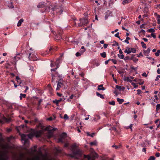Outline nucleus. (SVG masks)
<instances>
[{
    "label": "nucleus",
    "mask_w": 160,
    "mask_h": 160,
    "mask_svg": "<svg viewBox=\"0 0 160 160\" xmlns=\"http://www.w3.org/2000/svg\"><path fill=\"white\" fill-rule=\"evenodd\" d=\"M150 49L148 48L147 50H144L143 52L145 55H148L150 52Z\"/></svg>",
    "instance_id": "obj_16"
},
{
    "label": "nucleus",
    "mask_w": 160,
    "mask_h": 160,
    "mask_svg": "<svg viewBox=\"0 0 160 160\" xmlns=\"http://www.w3.org/2000/svg\"><path fill=\"white\" fill-rule=\"evenodd\" d=\"M26 95L25 94L21 93L20 94V100H22V97L25 98L26 97Z\"/></svg>",
    "instance_id": "obj_27"
},
{
    "label": "nucleus",
    "mask_w": 160,
    "mask_h": 160,
    "mask_svg": "<svg viewBox=\"0 0 160 160\" xmlns=\"http://www.w3.org/2000/svg\"><path fill=\"white\" fill-rule=\"evenodd\" d=\"M147 32H155V30L151 28L148 29L147 31Z\"/></svg>",
    "instance_id": "obj_33"
},
{
    "label": "nucleus",
    "mask_w": 160,
    "mask_h": 160,
    "mask_svg": "<svg viewBox=\"0 0 160 160\" xmlns=\"http://www.w3.org/2000/svg\"><path fill=\"white\" fill-rule=\"evenodd\" d=\"M63 139H64V138H63V137H60V138H59L58 139V142H61L62 143H63L64 142L63 141Z\"/></svg>",
    "instance_id": "obj_25"
},
{
    "label": "nucleus",
    "mask_w": 160,
    "mask_h": 160,
    "mask_svg": "<svg viewBox=\"0 0 160 160\" xmlns=\"http://www.w3.org/2000/svg\"><path fill=\"white\" fill-rule=\"evenodd\" d=\"M137 91L138 92L137 94L138 95L139 94L142 92L141 90L140 89L137 90Z\"/></svg>",
    "instance_id": "obj_48"
},
{
    "label": "nucleus",
    "mask_w": 160,
    "mask_h": 160,
    "mask_svg": "<svg viewBox=\"0 0 160 160\" xmlns=\"http://www.w3.org/2000/svg\"><path fill=\"white\" fill-rule=\"evenodd\" d=\"M117 100L118 102L119 103L121 104L122 103L124 102V100L123 99H120L119 98H117Z\"/></svg>",
    "instance_id": "obj_21"
},
{
    "label": "nucleus",
    "mask_w": 160,
    "mask_h": 160,
    "mask_svg": "<svg viewBox=\"0 0 160 160\" xmlns=\"http://www.w3.org/2000/svg\"><path fill=\"white\" fill-rule=\"evenodd\" d=\"M155 157L153 156H151L150 157L148 160H155Z\"/></svg>",
    "instance_id": "obj_38"
},
{
    "label": "nucleus",
    "mask_w": 160,
    "mask_h": 160,
    "mask_svg": "<svg viewBox=\"0 0 160 160\" xmlns=\"http://www.w3.org/2000/svg\"><path fill=\"white\" fill-rule=\"evenodd\" d=\"M116 88L118 89H119L120 90H122V91H124L125 89V88L124 87H121L120 86H118V85H116Z\"/></svg>",
    "instance_id": "obj_12"
},
{
    "label": "nucleus",
    "mask_w": 160,
    "mask_h": 160,
    "mask_svg": "<svg viewBox=\"0 0 160 160\" xmlns=\"http://www.w3.org/2000/svg\"><path fill=\"white\" fill-rule=\"evenodd\" d=\"M53 119L51 117L48 118L47 119V120L48 121H52Z\"/></svg>",
    "instance_id": "obj_53"
},
{
    "label": "nucleus",
    "mask_w": 160,
    "mask_h": 160,
    "mask_svg": "<svg viewBox=\"0 0 160 160\" xmlns=\"http://www.w3.org/2000/svg\"><path fill=\"white\" fill-rule=\"evenodd\" d=\"M98 90H105V88L103 87L102 84H101L98 86Z\"/></svg>",
    "instance_id": "obj_15"
},
{
    "label": "nucleus",
    "mask_w": 160,
    "mask_h": 160,
    "mask_svg": "<svg viewBox=\"0 0 160 160\" xmlns=\"http://www.w3.org/2000/svg\"><path fill=\"white\" fill-rule=\"evenodd\" d=\"M160 109V104H158L156 106V110L158 111Z\"/></svg>",
    "instance_id": "obj_31"
},
{
    "label": "nucleus",
    "mask_w": 160,
    "mask_h": 160,
    "mask_svg": "<svg viewBox=\"0 0 160 160\" xmlns=\"http://www.w3.org/2000/svg\"><path fill=\"white\" fill-rule=\"evenodd\" d=\"M23 21L24 20L22 18L20 19L18 23L17 26L18 27H19L21 26L22 23L23 22Z\"/></svg>",
    "instance_id": "obj_18"
},
{
    "label": "nucleus",
    "mask_w": 160,
    "mask_h": 160,
    "mask_svg": "<svg viewBox=\"0 0 160 160\" xmlns=\"http://www.w3.org/2000/svg\"><path fill=\"white\" fill-rule=\"evenodd\" d=\"M16 79L17 81H20V80H21L20 78H19V77L18 76H16Z\"/></svg>",
    "instance_id": "obj_50"
},
{
    "label": "nucleus",
    "mask_w": 160,
    "mask_h": 160,
    "mask_svg": "<svg viewBox=\"0 0 160 160\" xmlns=\"http://www.w3.org/2000/svg\"><path fill=\"white\" fill-rule=\"evenodd\" d=\"M17 82L19 84L18 86H20V85L22 82V81L21 80H20V81H17Z\"/></svg>",
    "instance_id": "obj_51"
},
{
    "label": "nucleus",
    "mask_w": 160,
    "mask_h": 160,
    "mask_svg": "<svg viewBox=\"0 0 160 160\" xmlns=\"http://www.w3.org/2000/svg\"><path fill=\"white\" fill-rule=\"evenodd\" d=\"M134 56V55L132 56L131 58L130 59L129 58V57L128 56H127L125 57V58H124V60H128V59H129V60L133 59V56Z\"/></svg>",
    "instance_id": "obj_24"
},
{
    "label": "nucleus",
    "mask_w": 160,
    "mask_h": 160,
    "mask_svg": "<svg viewBox=\"0 0 160 160\" xmlns=\"http://www.w3.org/2000/svg\"><path fill=\"white\" fill-rule=\"evenodd\" d=\"M100 55L103 58H105L106 56V52H103L102 53H101Z\"/></svg>",
    "instance_id": "obj_28"
},
{
    "label": "nucleus",
    "mask_w": 160,
    "mask_h": 160,
    "mask_svg": "<svg viewBox=\"0 0 160 160\" xmlns=\"http://www.w3.org/2000/svg\"><path fill=\"white\" fill-rule=\"evenodd\" d=\"M90 144L91 146H92L93 145H97V142L96 141L91 142Z\"/></svg>",
    "instance_id": "obj_37"
},
{
    "label": "nucleus",
    "mask_w": 160,
    "mask_h": 160,
    "mask_svg": "<svg viewBox=\"0 0 160 160\" xmlns=\"http://www.w3.org/2000/svg\"><path fill=\"white\" fill-rule=\"evenodd\" d=\"M25 87L26 88V89L24 91V92L25 93H26L27 92V90L28 89V86H26Z\"/></svg>",
    "instance_id": "obj_55"
},
{
    "label": "nucleus",
    "mask_w": 160,
    "mask_h": 160,
    "mask_svg": "<svg viewBox=\"0 0 160 160\" xmlns=\"http://www.w3.org/2000/svg\"><path fill=\"white\" fill-rule=\"evenodd\" d=\"M2 153V152H0V160H7L8 158V157Z\"/></svg>",
    "instance_id": "obj_9"
},
{
    "label": "nucleus",
    "mask_w": 160,
    "mask_h": 160,
    "mask_svg": "<svg viewBox=\"0 0 160 160\" xmlns=\"http://www.w3.org/2000/svg\"><path fill=\"white\" fill-rule=\"evenodd\" d=\"M2 148L4 149H8L10 148V146L8 143L3 144L1 145Z\"/></svg>",
    "instance_id": "obj_11"
},
{
    "label": "nucleus",
    "mask_w": 160,
    "mask_h": 160,
    "mask_svg": "<svg viewBox=\"0 0 160 160\" xmlns=\"http://www.w3.org/2000/svg\"><path fill=\"white\" fill-rule=\"evenodd\" d=\"M132 84L134 88H136L138 87V86L136 85V84L134 82H132Z\"/></svg>",
    "instance_id": "obj_42"
},
{
    "label": "nucleus",
    "mask_w": 160,
    "mask_h": 160,
    "mask_svg": "<svg viewBox=\"0 0 160 160\" xmlns=\"http://www.w3.org/2000/svg\"><path fill=\"white\" fill-rule=\"evenodd\" d=\"M109 104L112 105H115V102L114 101H112L111 102H109Z\"/></svg>",
    "instance_id": "obj_39"
},
{
    "label": "nucleus",
    "mask_w": 160,
    "mask_h": 160,
    "mask_svg": "<svg viewBox=\"0 0 160 160\" xmlns=\"http://www.w3.org/2000/svg\"><path fill=\"white\" fill-rule=\"evenodd\" d=\"M98 0H90V1H92V2H94V1H95V2L97 3V5H100V4L98 3Z\"/></svg>",
    "instance_id": "obj_43"
},
{
    "label": "nucleus",
    "mask_w": 160,
    "mask_h": 160,
    "mask_svg": "<svg viewBox=\"0 0 160 160\" xmlns=\"http://www.w3.org/2000/svg\"><path fill=\"white\" fill-rule=\"evenodd\" d=\"M79 75L82 77H83L84 76V74L83 72L80 73Z\"/></svg>",
    "instance_id": "obj_62"
},
{
    "label": "nucleus",
    "mask_w": 160,
    "mask_h": 160,
    "mask_svg": "<svg viewBox=\"0 0 160 160\" xmlns=\"http://www.w3.org/2000/svg\"><path fill=\"white\" fill-rule=\"evenodd\" d=\"M81 54L79 52H77L76 54V56L77 57L79 56H80Z\"/></svg>",
    "instance_id": "obj_52"
},
{
    "label": "nucleus",
    "mask_w": 160,
    "mask_h": 160,
    "mask_svg": "<svg viewBox=\"0 0 160 160\" xmlns=\"http://www.w3.org/2000/svg\"><path fill=\"white\" fill-rule=\"evenodd\" d=\"M55 154H57L61 152V150L59 148H55L54 150Z\"/></svg>",
    "instance_id": "obj_13"
},
{
    "label": "nucleus",
    "mask_w": 160,
    "mask_h": 160,
    "mask_svg": "<svg viewBox=\"0 0 160 160\" xmlns=\"http://www.w3.org/2000/svg\"><path fill=\"white\" fill-rule=\"evenodd\" d=\"M141 43L142 45V47L144 48H146V44L142 41L141 42Z\"/></svg>",
    "instance_id": "obj_29"
},
{
    "label": "nucleus",
    "mask_w": 160,
    "mask_h": 160,
    "mask_svg": "<svg viewBox=\"0 0 160 160\" xmlns=\"http://www.w3.org/2000/svg\"><path fill=\"white\" fill-rule=\"evenodd\" d=\"M38 155L34 156L30 159V160H48L47 154L45 153L43 154L40 150L37 152Z\"/></svg>",
    "instance_id": "obj_2"
},
{
    "label": "nucleus",
    "mask_w": 160,
    "mask_h": 160,
    "mask_svg": "<svg viewBox=\"0 0 160 160\" xmlns=\"http://www.w3.org/2000/svg\"><path fill=\"white\" fill-rule=\"evenodd\" d=\"M34 134L29 133L28 135H25L24 134H22L21 135V137L22 138V140H24V144L26 143L28 141V139L27 138V137H28L29 138L31 139L33 137Z\"/></svg>",
    "instance_id": "obj_4"
},
{
    "label": "nucleus",
    "mask_w": 160,
    "mask_h": 160,
    "mask_svg": "<svg viewBox=\"0 0 160 160\" xmlns=\"http://www.w3.org/2000/svg\"><path fill=\"white\" fill-rule=\"evenodd\" d=\"M96 94L97 96L100 97V98H101L102 99H104V97H103V95L100 94L99 92H97Z\"/></svg>",
    "instance_id": "obj_26"
},
{
    "label": "nucleus",
    "mask_w": 160,
    "mask_h": 160,
    "mask_svg": "<svg viewBox=\"0 0 160 160\" xmlns=\"http://www.w3.org/2000/svg\"><path fill=\"white\" fill-rule=\"evenodd\" d=\"M130 51H131V52H132L135 53L136 52V49L135 48H130Z\"/></svg>",
    "instance_id": "obj_35"
},
{
    "label": "nucleus",
    "mask_w": 160,
    "mask_h": 160,
    "mask_svg": "<svg viewBox=\"0 0 160 160\" xmlns=\"http://www.w3.org/2000/svg\"><path fill=\"white\" fill-rule=\"evenodd\" d=\"M157 73L159 74H160V68H158L157 70Z\"/></svg>",
    "instance_id": "obj_64"
},
{
    "label": "nucleus",
    "mask_w": 160,
    "mask_h": 160,
    "mask_svg": "<svg viewBox=\"0 0 160 160\" xmlns=\"http://www.w3.org/2000/svg\"><path fill=\"white\" fill-rule=\"evenodd\" d=\"M121 55H120V54H118V57L120 58H121V59H124V55H123V54H121Z\"/></svg>",
    "instance_id": "obj_30"
},
{
    "label": "nucleus",
    "mask_w": 160,
    "mask_h": 160,
    "mask_svg": "<svg viewBox=\"0 0 160 160\" xmlns=\"http://www.w3.org/2000/svg\"><path fill=\"white\" fill-rule=\"evenodd\" d=\"M68 143H66L64 144V146L65 147H68Z\"/></svg>",
    "instance_id": "obj_58"
},
{
    "label": "nucleus",
    "mask_w": 160,
    "mask_h": 160,
    "mask_svg": "<svg viewBox=\"0 0 160 160\" xmlns=\"http://www.w3.org/2000/svg\"><path fill=\"white\" fill-rule=\"evenodd\" d=\"M119 32H118L116 34H115L114 36L115 37H118L119 36Z\"/></svg>",
    "instance_id": "obj_61"
},
{
    "label": "nucleus",
    "mask_w": 160,
    "mask_h": 160,
    "mask_svg": "<svg viewBox=\"0 0 160 160\" xmlns=\"http://www.w3.org/2000/svg\"><path fill=\"white\" fill-rule=\"evenodd\" d=\"M63 118L65 119H67L68 118V115L67 114H65Z\"/></svg>",
    "instance_id": "obj_44"
},
{
    "label": "nucleus",
    "mask_w": 160,
    "mask_h": 160,
    "mask_svg": "<svg viewBox=\"0 0 160 160\" xmlns=\"http://www.w3.org/2000/svg\"><path fill=\"white\" fill-rule=\"evenodd\" d=\"M132 124H131L130 126L129 127V128L130 129L131 131H132Z\"/></svg>",
    "instance_id": "obj_60"
},
{
    "label": "nucleus",
    "mask_w": 160,
    "mask_h": 160,
    "mask_svg": "<svg viewBox=\"0 0 160 160\" xmlns=\"http://www.w3.org/2000/svg\"><path fill=\"white\" fill-rule=\"evenodd\" d=\"M98 154L95 152H92L90 155H84V158H87L88 160H90L91 158H96L98 157Z\"/></svg>",
    "instance_id": "obj_5"
},
{
    "label": "nucleus",
    "mask_w": 160,
    "mask_h": 160,
    "mask_svg": "<svg viewBox=\"0 0 160 160\" xmlns=\"http://www.w3.org/2000/svg\"><path fill=\"white\" fill-rule=\"evenodd\" d=\"M160 154L159 152H157L155 154V156L157 157H159L160 156Z\"/></svg>",
    "instance_id": "obj_47"
},
{
    "label": "nucleus",
    "mask_w": 160,
    "mask_h": 160,
    "mask_svg": "<svg viewBox=\"0 0 160 160\" xmlns=\"http://www.w3.org/2000/svg\"><path fill=\"white\" fill-rule=\"evenodd\" d=\"M141 28H145L144 24H142L140 26Z\"/></svg>",
    "instance_id": "obj_63"
},
{
    "label": "nucleus",
    "mask_w": 160,
    "mask_h": 160,
    "mask_svg": "<svg viewBox=\"0 0 160 160\" xmlns=\"http://www.w3.org/2000/svg\"><path fill=\"white\" fill-rule=\"evenodd\" d=\"M142 76H144L146 77H147L148 75L146 74V72H144L142 74Z\"/></svg>",
    "instance_id": "obj_46"
},
{
    "label": "nucleus",
    "mask_w": 160,
    "mask_h": 160,
    "mask_svg": "<svg viewBox=\"0 0 160 160\" xmlns=\"http://www.w3.org/2000/svg\"><path fill=\"white\" fill-rule=\"evenodd\" d=\"M160 53V50H158L157 52H155V55L156 56H158L159 55V54Z\"/></svg>",
    "instance_id": "obj_34"
},
{
    "label": "nucleus",
    "mask_w": 160,
    "mask_h": 160,
    "mask_svg": "<svg viewBox=\"0 0 160 160\" xmlns=\"http://www.w3.org/2000/svg\"><path fill=\"white\" fill-rule=\"evenodd\" d=\"M121 147V145H120L118 146H117V145H113L112 146V147L113 148H115L116 149H117L118 148H120Z\"/></svg>",
    "instance_id": "obj_36"
},
{
    "label": "nucleus",
    "mask_w": 160,
    "mask_h": 160,
    "mask_svg": "<svg viewBox=\"0 0 160 160\" xmlns=\"http://www.w3.org/2000/svg\"><path fill=\"white\" fill-rule=\"evenodd\" d=\"M58 68V67H57L55 69H51V72H52V71H55V70L57 69V68Z\"/></svg>",
    "instance_id": "obj_56"
},
{
    "label": "nucleus",
    "mask_w": 160,
    "mask_h": 160,
    "mask_svg": "<svg viewBox=\"0 0 160 160\" xmlns=\"http://www.w3.org/2000/svg\"><path fill=\"white\" fill-rule=\"evenodd\" d=\"M57 95L58 96H59V97H61L62 96V94H61V93H59V92H57Z\"/></svg>",
    "instance_id": "obj_59"
},
{
    "label": "nucleus",
    "mask_w": 160,
    "mask_h": 160,
    "mask_svg": "<svg viewBox=\"0 0 160 160\" xmlns=\"http://www.w3.org/2000/svg\"><path fill=\"white\" fill-rule=\"evenodd\" d=\"M45 130H48V133L50 135V136H51L52 135V132H51L50 131V130H49V127H47V128H45Z\"/></svg>",
    "instance_id": "obj_22"
},
{
    "label": "nucleus",
    "mask_w": 160,
    "mask_h": 160,
    "mask_svg": "<svg viewBox=\"0 0 160 160\" xmlns=\"http://www.w3.org/2000/svg\"><path fill=\"white\" fill-rule=\"evenodd\" d=\"M79 20H75L74 22L75 24L76 25V26H77V27H80L81 26H80L79 24H81V22H80Z\"/></svg>",
    "instance_id": "obj_17"
},
{
    "label": "nucleus",
    "mask_w": 160,
    "mask_h": 160,
    "mask_svg": "<svg viewBox=\"0 0 160 160\" xmlns=\"http://www.w3.org/2000/svg\"><path fill=\"white\" fill-rule=\"evenodd\" d=\"M76 145L74 144L72 146V151L73 155L70 154L69 156L78 159L82 155V152L79 150H75Z\"/></svg>",
    "instance_id": "obj_3"
},
{
    "label": "nucleus",
    "mask_w": 160,
    "mask_h": 160,
    "mask_svg": "<svg viewBox=\"0 0 160 160\" xmlns=\"http://www.w3.org/2000/svg\"><path fill=\"white\" fill-rule=\"evenodd\" d=\"M132 0H124L122 2V3L123 5L126 4L129 2H131Z\"/></svg>",
    "instance_id": "obj_20"
},
{
    "label": "nucleus",
    "mask_w": 160,
    "mask_h": 160,
    "mask_svg": "<svg viewBox=\"0 0 160 160\" xmlns=\"http://www.w3.org/2000/svg\"><path fill=\"white\" fill-rule=\"evenodd\" d=\"M125 81H128L129 82H131L132 80H131L130 77H125L123 79Z\"/></svg>",
    "instance_id": "obj_19"
},
{
    "label": "nucleus",
    "mask_w": 160,
    "mask_h": 160,
    "mask_svg": "<svg viewBox=\"0 0 160 160\" xmlns=\"http://www.w3.org/2000/svg\"><path fill=\"white\" fill-rule=\"evenodd\" d=\"M131 68L132 69V70H134L135 71L137 70V68H134V67H131Z\"/></svg>",
    "instance_id": "obj_54"
},
{
    "label": "nucleus",
    "mask_w": 160,
    "mask_h": 160,
    "mask_svg": "<svg viewBox=\"0 0 160 160\" xmlns=\"http://www.w3.org/2000/svg\"><path fill=\"white\" fill-rule=\"evenodd\" d=\"M111 60L112 61V62L114 64H116L117 63V61L115 60H114V59H112Z\"/></svg>",
    "instance_id": "obj_49"
},
{
    "label": "nucleus",
    "mask_w": 160,
    "mask_h": 160,
    "mask_svg": "<svg viewBox=\"0 0 160 160\" xmlns=\"http://www.w3.org/2000/svg\"><path fill=\"white\" fill-rule=\"evenodd\" d=\"M55 74L57 75V76H56L53 74H52V82H54L55 80L54 77H57L58 76L59 78V80H58V81H56V82H58L57 87L56 89V90H59L60 88L62 87L63 85L64 82L63 81L61 78V75L60 74L58 73L57 72H55Z\"/></svg>",
    "instance_id": "obj_1"
},
{
    "label": "nucleus",
    "mask_w": 160,
    "mask_h": 160,
    "mask_svg": "<svg viewBox=\"0 0 160 160\" xmlns=\"http://www.w3.org/2000/svg\"><path fill=\"white\" fill-rule=\"evenodd\" d=\"M10 65V63H9L8 62H7L5 64V67L6 68H8Z\"/></svg>",
    "instance_id": "obj_40"
},
{
    "label": "nucleus",
    "mask_w": 160,
    "mask_h": 160,
    "mask_svg": "<svg viewBox=\"0 0 160 160\" xmlns=\"http://www.w3.org/2000/svg\"><path fill=\"white\" fill-rule=\"evenodd\" d=\"M37 151V150L36 149H34L32 150L31 149V151L30 153L31 154H33L35 152H36Z\"/></svg>",
    "instance_id": "obj_41"
},
{
    "label": "nucleus",
    "mask_w": 160,
    "mask_h": 160,
    "mask_svg": "<svg viewBox=\"0 0 160 160\" xmlns=\"http://www.w3.org/2000/svg\"><path fill=\"white\" fill-rule=\"evenodd\" d=\"M67 134H66L65 133L63 132L62 133V134L60 135V137H63V138H64L66 137Z\"/></svg>",
    "instance_id": "obj_32"
},
{
    "label": "nucleus",
    "mask_w": 160,
    "mask_h": 160,
    "mask_svg": "<svg viewBox=\"0 0 160 160\" xmlns=\"http://www.w3.org/2000/svg\"><path fill=\"white\" fill-rule=\"evenodd\" d=\"M62 98H60L59 100H58L55 99V100L53 101V102L54 103H56L57 106H58L59 102H61L62 101Z\"/></svg>",
    "instance_id": "obj_14"
},
{
    "label": "nucleus",
    "mask_w": 160,
    "mask_h": 160,
    "mask_svg": "<svg viewBox=\"0 0 160 160\" xmlns=\"http://www.w3.org/2000/svg\"><path fill=\"white\" fill-rule=\"evenodd\" d=\"M43 133V130H40L38 131H36L34 132V135L36 137L38 138L41 136Z\"/></svg>",
    "instance_id": "obj_7"
},
{
    "label": "nucleus",
    "mask_w": 160,
    "mask_h": 160,
    "mask_svg": "<svg viewBox=\"0 0 160 160\" xmlns=\"http://www.w3.org/2000/svg\"><path fill=\"white\" fill-rule=\"evenodd\" d=\"M108 46V45L107 44H104L103 46L105 48H106Z\"/></svg>",
    "instance_id": "obj_57"
},
{
    "label": "nucleus",
    "mask_w": 160,
    "mask_h": 160,
    "mask_svg": "<svg viewBox=\"0 0 160 160\" xmlns=\"http://www.w3.org/2000/svg\"><path fill=\"white\" fill-rule=\"evenodd\" d=\"M46 5V3L44 2H42L40 3L37 6L38 8H43L45 7Z\"/></svg>",
    "instance_id": "obj_10"
},
{
    "label": "nucleus",
    "mask_w": 160,
    "mask_h": 160,
    "mask_svg": "<svg viewBox=\"0 0 160 160\" xmlns=\"http://www.w3.org/2000/svg\"><path fill=\"white\" fill-rule=\"evenodd\" d=\"M79 22L81 23V24H79L81 26L83 25H87L88 23V19L86 18H81L79 19Z\"/></svg>",
    "instance_id": "obj_6"
},
{
    "label": "nucleus",
    "mask_w": 160,
    "mask_h": 160,
    "mask_svg": "<svg viewBox=\"0 0 160 160\" xmlns=\"http://www.w3.org/2000/svg\"><path fill=\"white\" fill-rule=\"evenodd\" d=\"M124 52L126 53L127 54H129L131 53L130 48H128V49L125 50Z\"/></svg>",
    "instance_id": "obj_23"
},
{
    "label": "nucleus",
    "mask_w": 160,
    "mask_h": 160,
    "mask_svg": "<svg viewBox=\"0 0 160 160\" xmlns=\"http://www.w3.org/2000/svg\"><path fill=\"white\" fill-rule=\"evenodd\" d=\"M13 61L14 62H12V63L14 65H16L17 63H18L20 62V58L18 57H14L13 58Z\"/></svg>",
    "instance_id": "obj_8"
},
{
    "label": "nucleus",
    "mask_w": 160,
    "mask_h": 160,
    "mask_svg": "<svg viewBox=\"0 0 160 160\" xmlns=\"http://www.w3.org/2000/svg\"><path fill=\"white\" fill-rule=\"evenodd\" d=\"M151 35L154 38H156V35L154 33H152L151 34Z\"/></svg>",
    "instance_id": "obj_45"
}]
</instances>
